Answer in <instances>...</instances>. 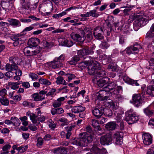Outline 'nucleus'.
Returning a JSON list of instances; mask_svg holds the SVG:
<instances>
[{
  "label": "nucleus",
  "instance_id": "1",
  "mask_svg": "<svg viewBox=\"0 0 154 154\" xmlns=\"http://www.w3.org/2000/svg\"><path fill=\"white\" fill-rule=\"evenodd\" d=\"M133 111V109H130L125 112L126 117L125 120L129 124H134L139 119L138 116Z\"/></svg>",
  "mask_w": 154,
  "mask_h": 154
},
{
  "label": "nucleus",
  "instance_id": "2",
  "mask_svg": "<svg viewBox=\"0 0 154 154\" xmlns=\"http://www.w3.org/2000/svg\"><path fill=\"white\" fill-rule=\"evenodd\" d=\"M72 38H92L90 29L87 27H85L83 30L81 31L80 34L72 32L70 35Z\"/></svg>",
  "mask_w": 154,
  "mask_h": 154
},
{
  "label": "nucleus",
  "instance_id": "3",
  "mask_svg": "<svg viewBox=\"0 0 154 154\" xmlns=\"http://www.w3.org/2000/svg\"><path fill=\"white\" fill-rule=\"evenodd\" d=\"M147 19L145 15L138 14L135 16L134 21L133 23L134 27H141L145 25L146 23Z\"/></svg>",
  "mask_w": 154,
  "mask_h": 154
},
{
  "label": "nucleus",
  "instance_id": "4",
  "mask_svg": "<svg viewBox=\"0 0 154 154\" xmlns=\"http://www.w3.org/2000/svg\"><path fill=\"white\" fill-rule=\"evenodd\" d=\"M6 70L8 71L5 73V75L7 77L10 78L14 75V72L12 71H15V72L18 68V66L17 64L10 65L9 63H7L5 66Z\"/></svg>",
  "mask_w": 154,
  "mask_h": 154
},
{
  "label": "nucleus",
  "instance_id": "5",
  "mask_svg": "<svg viewBox=\"0 0 154 154\" xmlns=\"http://www.w3.org/2000/svg\"><path fill=\"white\" fill-rule=\"evenodd\" d=\"M80 138H81L82 144L83 146H87L88 144L92 141V137L90 134H87L86 132L80 133L79 134Z\"/></svg>",
  "mask_w": 154,
  "mask_h": 154
},
{
  "label": "nucleus",
  "instance_id": "6",
  "mask_svg": "<svg viewBox=\"0 0 154 154\" xmlns=\"http://www.w3.org/2000/svg\"><path fill=\"white\" fill-rule=\"evenodd\" d=\"M41 50L40 47H32L28 46L23 49V53L25 55L27 56H33L39 53Z\"/></svg>",
  "mask_w": 154,
  "mask_h": 154
},
{
  "label": "nucleus",
  "instance_id": "7",
  "mask_svg": "<svg viewBox=\"0 0 154 154\" xmlns=\"http://www.w3.org/2000/svg\"><path fill=\"white\" fill-rule=\"evenodd\" d=\"M132 100L134 104L137 107L141 105L143 102V98L140 94H133Z\"/></svg>",
  "mask_w": 154,
  "mask_h": 154
},
{
  "label": "nucleus",
  "instance_id": "8",
  "mask_svg": "<svg viewBox=\"0 0 154 154\" xmlns=\"http://www.w3.org/2000/svg\"><path fill=\"white\" fill-rule=\"evenodd\" d=\"M92 112L94 116L97 119H99L101 118L104 114V109L102 107L100 108L94 107L92 109Z\"/></svg>",
  "mask_w": 154,
  "mask_h": 154
},
{
  "label": "nucleus",
  "instance_id": "9",
  "mask_svg": "<svg viewBox=\"0 0 154 154\" xmlns=\"http://www.w3.org/2000/svg\"><path fill=\"white\" fill-rule=\"evenodd\" d=\"M112 140L111 136L110 134H108L102 136L100 139V143L103 145H108Z\"/></svg>",
  "mask_w": 154,
  "mask_h": 154
},
{
  "label": "nucleus",
  "instance_id": "10",
  "mask_svg": "<svg viewBox=\"0 0 154 154\" xmlns=\"http://www.w3.org/2000/svg\"><path fill=\"white\" fill-rule=\"evenodd\" d=\"M123 133L121 131H117L114 134V138L116 139V143L121 145L122 143Z\"/></svg>",
  "mask_w": 154,
  "mask_h": 154
},
{
  "label": "nucleus",
  "instance_id": "11",
  "mask_svg": "<svg viewBox=\"0 0 154 154\" xmlns=\"http://www.w3.org/2000/svg\"><path fill=\"white\" fill-rule=\"evenodd\" d=\"M123 80L125 82L132 85L139 86L140 84L138 80H134L129 78L127 75H124L122 77Z\"/></svg>",
  "mask_w": 154,
  "mask_h": 154
},
{
  "label": "nucleus",
  "instance_id": "12",
  "mask_svg": "<svg viewBox=\"0 0 154 154\" xmlns=\"http://www.w3.org/2000/svg\"><path fill=\"white\" fill-rule=\"evenodd\" d=\"M117 85L116 82H112L108 83L107 85L105 86L103 88L104 91L106 92H110L113 93L114 90Z\"/></svg>",
  "mask_w": 154,
  "mask_h": 154
},
{
  "label": "nucleus",
  "instance_id": "13",
  "mask_svg": "<svg viewBox=\"0 0 154 154\" xmlns=\"http://www.w3.org/2000/svg\"><path fill=\"white\" fill-rule=\"evenodd\" d=\"M143 143L146 145L150 144L152 142V138L150 135L148 133L144 134L142 136Z\"/></svg>",
  "mask_w": 154,
  "mask_h": 154
},
{
  "label": "nucleus",
  "instance_id": "14",
  "mask_svg": "<svg viewBox=\"0 0 154 154\" xmlns=\"http://www.w3.org/2000/svg\"><path fill=\"white\" fill-rule=\"evenodd\" d=\"M49 64L51 67L56 69L63 66V63L57 60V59L54 58V60L49 63Z\"/></svg>",
  "mask_w": 154,
  "mask_h": 154
},
{
  "label": "nucleus",
  "instance_id": "15",
  "mask_svg": "<svg viewBox=\"0 0 154 154\" xmlns=\"http://www.w3.org/2000/svg\"><path fill=\"white\" fill-rule=\"evenodd\" d=\"M94 53V51L91 49L88 48H84L82 50H79L77 52L79 56H83L89 54H92Z\"/></svg>",
  "mask_w": 154,
  "mask_h": 154
},
{
  "label": "nucleus",
  "instance_id": "16",
  "mask_svg": "<svg viewBox=\"0 0 154 154\" xmlns=\"http://www.w3.org/2000/svg\"><path fill=\"white\" fill-rule=\"evenodd\" d=\"M145 91L147 95L154 97V85L148 86L146 88Z\"/></svg>",
  "mask_w": 154,
  "mask_h": 154
},
{
  "label": "nucleus",
  "instance_id": "17",
  "mask_svg": "<svg viewBox=\"0 0 154 154\" xmlns=\"http://www.w3.org/2000/svg\"><path fill=\"white\" fill-rule=\"evenodd\" d=\"M40 39H29L27 44L29 47H37V45L40 44Z\"/></svg>",
  "mask_w": 154,
  "mask_h": 154
},
{
  "label": "nucleus",
  "instance_id": "18",
  "mask_svg": "<svg viewBox=\"0 0 154 154\" xmlns=\"http://www.w3.org/2000/svg\"><path fill=\"white\" fill-rule=\"evenodd\" d=\"M85 107L81 106H75L73 107L71 111L75 113H78L82 111H85Z\"/></svg>",
  "mask_w": 154,
  "mask_h": 154
},
{
  "label": "nucleus",
  "instance_id": "19",
  "mask_svg": "<svg viewBox=\"0 0 154 154\" xmlns=\"http://www.w3.org/2000/svg\"><path fill=\"white\" fill-rule=\"evenodd\" d=\"M59 45L61 46H66L67 47H70L73 45V42L70 39H64V40L59 41Z\"/></svg>",
  "mask_w": 154,
  "mask_h": 154
},
{
  "label": "nucleus",
  "instance_id": "20",
  "mask_svg": "<svg viewBox=\"0 0 154 154\" xmlns=\"http://www.w3.org/2000/svg\"><path fill=\"white\" fill-rule=\"evenodd\" d=\"M20 4L21 6L19 9L20 12L22 14H24L25 12V10H28L30 8V3L27 2L26 3H25Z\"/></svg>",
  "mask_w": 154,
  "mask_h": 154
},
{
  "label": "nucleus",
  "instance_id": "21",
  "mask_svg": "<svg viewBox=\"0 0 154 154\" xmlns=\"http://www.w3.org/2000/svg\"><path fill=\"white\" fill-rule=\"evenodd\" d=\"M8 21L11 26H14L16 27L21 26L20 22L17 19L13 18L9 19L8 20Z\"/></svg>",
  "mask_w": 154,
  "mask_h": 154
},
{
  "label": "nucleus",
  "instance_id": "22",
  "mask_svg": "<svg viewBox=\"0 0 154 154\" xmlns=\"http://www.w3.org/2000/svg\"><path fill=\"white\" fill-rule=\"evenodd\" d=\"M64 110L62 108H58L57 109L53 108L51 110V112L52 115L55 114L60 115L63 113Z\"/></svg>",
  "mask_w": 154,
  "mask_h": 154
},
{
  "label": "nucleus",
  "instance_id": "23",
  "mask_svg": "<svg viewBox=\"0 0 154 154\" xmlns=\"http://www.w3.org/2000/svg\"><path fill=\"white\" fill-rule=\"evenodd\" d=\"M81 140V138H80L79 136V138H72L71 140V143L72 144L77 145L78 146H82Z\"/></svg>",
  "mask_w": 154,
  "mask_h": 154
},
{
  "label": "nucleus",
  "instance_id": "24",
  "mask_svg": "<svg viewBox=\"0 0 154 154\" xmlns=\"http://www.w3.org/2000/svg\"><path fill=\"white\" fill-rule=\"evenodd\" d=\"M97 67L94 64L89 65L88 67V73L90 75H93L95 72V70Z\"/></svg>",
  "mask_w": 154,
  "mask_h": 154
},
{
  "label": "nucleus",
  "instance_id": "25",
  "mask_svg": "<svg viewBox=\"0 0 154 154\" xmlns=\"http://www.w3.org/2000/svg\"><path fill=\"white\" fill-rule=\"evenodd\" d=\"M106 91H105L103 88L102 90L100 91L97 94V96L98 99H104L106 97L105 95L106 94Z\"/></svg>",
  "mask_w": 154,
  "mask_h": 154
},
{
  "label": "nucleus",
  "instance_id": "26",
  "mask_svg": "<svg viewBox=\"0 0 154 154\" xmlns=\"http://www.w3.org/2000/svg\"><path fill=\"white\" fill-rule=\"evenodd\" d=\"M21 81L15 82H8V85L11 87L12 89L15 90L19 88L18 85L21 84Z\"/></svg>",
  "mask_w": 154,
  "mask_h": 154
},
{
  "label": "nucleus",
  "instance_id": "27",
  "mask_svg": "<svg viewBox=\"0 0 154 154\" xmlns=\"http://www.w3.org/2000/svg\"><path fill=\"white\" fill-rule=\"evenodd\" d=\"M105 127L109 131L113 130L115 129L116 124L115 122H110L107 123Z\"/></svg>",
  "mask_w": 154,
  "mask_h": 154
},
{
  "label": "nucleus",
  "instance_id": "28",
  "mask_svg": "<svg viewBox=\"0 0 154 154\" xmlns=\"http://www.w3.org/2000/svg\"><path fill=\"white\" fill-rule=\"evenodd\" d=\"M109 79L108 77L104 78L102 79L97 82L98 85L100 87H102L104 86L105 84L108 83L109 82Z\"/></svg>",
  "mask_w": 154,
  "mask_h": 154
},
{
  "label": "nucleus",
  "instance_id": "29",
  "mask_svg": "<svg viewBox=\"0 0 154 154\" xmlns=\"http://www.w3.org/2000/svg\"><path fill=\"white\" fill-rule=\"evenodd\" d=\"M34 29V27L32 26H29L28 27H26L22 31V32L18 34L17 35H15V36L16 37H21L25 35V34L23 33L25 32L29 31Z\"/></svg>",
  "mask_w": 154,
  "mask_h": 154
},
{
  "label": "nucleus",
  "instance_id": "30",
  "mask_svg": "<svg viewBox=\"0 0 154 154\" xmlns=\"http://www.w3.org/2000/svg\"><path fill=\"white\" fill-rule=\"evenodd\" d=\"M11 121L12 124L14 126H19L20 124V120L15 117H11Z\"/></svg>",
  "mask_w": 154,
  "mask_h": 154
},
{
  "label": "nucleus",
  "instance_id": "31",
  "mask_svg": "<svg viewBox=\"0 0 154 154\" xmlns=\"http://www.w3.org/2000/svg\"><path fill=\"white\" fill-rule=\"evenodd\" d=\"M91 122L92 126L94 128L99 131L101 130V128L99 125V123L97 120L95 119H92Z\"/></svg>",
  "mask_w": 154,
  "mask_h": 154
},
{
  "label": "nucleus",
  "instance_id": "32",
  "mask_svg": "<svg viewBox=\"0 0 154 154\" xmlns=\"http://www.w3.org/2000/svg\"><path fill=\"white\" fill-rule=\"evenodd\" d=\"M56 82L57 85L61 84L64 85H66L65 80H64L63 77L61 76H59L57 78Z\"/></svg>",
  "mask_w": 154,
  "mask_h": 154
},
{
  "label": "nucleus",
  "instance_id": "33",
  "mask_svg": "<svg viewBox=\"0 0 154 154\" xmlns=\"http://www.w3.org/2000/svg\"><path fill=\"white\" fill-rule=\"evenodd\" d=\"M15 74L16 75L14 77V79L15 80H20V76L22 74V71L18 68L15 72Z\"/></svg>",
  "mask_w": 154,
  "mask_h": 154
},
{
  "label": "nucleus",
  "instance_id": "34",
  "mask_svg": "<svg viewBox=\"0 0 154 154\" xmlns=\"http://www.w3.org/2000/svg\"><path fill=\"white\" fill-rule=\"evenodd\" d=\"M11 146L9 144H6L2 148L3 152H2L1 154H6L9 152V149L11 148Z\"/></svg>",
  "mask_w": 154,
  "mask_h": 154
},
{
  "label": "nucleus",
  "instance_id": "35",
  "mask_svg": "<svg viewBox=\"0 0 154 154\" xmlns=\"http://www.w3.org/2000/svg\"><path fill=\"white\" fill-rule=\"evenodd\" d=\"M32 97L34 100L37 101L41 100L44 99V97L42 96L38 93L33 94Z\"/></svg>",
  "mask_w": 154,
  "mask_h": 154
},
{
  "label": "nucleus",
  "instance_id": "36",
  "mask_svg": "<svg viewBox=\"0 0 154 154\" xmlns=\"http://www.w3.org/2000/svg\"><path fill=\"white\" fill-rule=\"evenodd\" d=\"M1 6H3L6 8L7 10L9 11L11 9L12 7V5L11 4L7 2H3L1 3Z\"/></svg>",
  "mask_w": 154,
  "mask_h": 154
},
{
  "label": "nucleus",
  "instance_id": "37",
  "mask_svg": "<svg viewBox=\"0 0 154 154\" xmlns=\"http://www.w3.org/2000/svg\"><path fill=\"white\" fill-rule=\"evenodd\" d=\"M88 12L89 17L92 16L93 17L96 18L99 16V14L97 12L96 10H91Z\"/></svg>",
  "mask_w": 154,
  "mask_h": 154
},
{
  "label": "nucleus",
  "instance_id": "38",
  "mask_svg": "<svg viewBox=\"0 0 154 154\" xmlns=\"http://www.w3.org/2000/svg\"><path fill=\"white\" fill-rule=\"evenodd\" d=\"M80 60V58L78 56H75L73 57L71 60L69 62L70 65H75L76 63Z\"/></svg>",
  "mask_w": 154,
  "mask_h": 154
},
{
  "label": "nucleus",
  "instance_id": "39",
  "mask_svg": "<svg viewBox=\"0 0 154 154\" xmlns=\"http://www.w3.org/2000/svg\"><path fill=\"white\" fill-rule=\"evenodd\" d=\"M91 62V61H89V60L87 61L82 62L79 63L78 64V66L81 69H83L86 67L88 65L89 63Z\"/></svg>",
  "mask_w": 154,
  "mask_h": 154
},
{
  "label": "nucleus",
  "instance_id": "40",
  "mask_svg": "<svg viewBox=\"0 0 154 154\" xmlns=\"http://www.w3.org/2000/svg\"><path fill=\"white\" fill-rule=\"evenodd\" d=\"M22 104L24 107L33 108L35 106V104L34 103L29 102L26 101H23Z\"/></svg>",
  "mask_w": 154,
  "mask_h": 154
},
{
  "label": "nucleus",
  "instance_id": "41",
  "mask_svg": "<svg viewBox=\"0 0 154 154\" xmlns=\"http://www.w3.org/2000/svg\"><path fill=\"white\" fill-rule=\"evenodd\" d=\"M39 82L41 84L46 85H49L51 84V82L47 79H39Z\"/></svg>",
  "mask_w": 154,
  "mask_h": 154
},
{
  "label": "nucleus",
  "instance_id": "42",
  "mask_svg": "<svg viewBox=\"0 0 154 154\" xmlns=\"http://www.w3.org/2000/svg\"><path fill=\"white\" fill-rule=\"evenodd\" d=\"M100 32H103V29L100 26H97L94 28L93 32L94 35L100 34Z\"/></svg>",
  "mask_w": 154,
  "mask_h": 154
},
{
  "label": "nucleus",
  "instance_id": "43",
  "mask_svg": "<svg viewBox=\"0 0 154 154\" xmlns=\"http://www.w3.org/2000/svg\"><path fill=\"white\" fill-rule=\"evenodd\" d=\"M0 102L2 105L4 106H8L9 104V100L5 97H2L1 98Z\"/></svg>",
  "mask_w": 154,
  "mask_h": 154
},
{
  "label": "nucleus",
  "instance_id": "44",
  "mask_svg": "<svg viewBox=\"0 0 154 154\" xmlns=\"http://www.w3.org/2000/svg\"><path fill=\"white\" fill-rule=\"evenodd\" d=\"M131 50L133 54L137 53H138V49L139 48L140 46L138 44L136 45H134L133 46H131Z\"/></svg>",
  "mask_w": 154,
  "mask_h": 154
},
{
  "label": "nucleus",
  "instance_id": "45",
  "mask_svg": "<svg viewBox=\"0 0 154 154\" xmlns=\"http://www.w3.org/2000/svg\"><path fill=\"white\" fill-rule=\"evenodd\" d=\"M126 52V53L128 55H130L131 54H133L131 50V47L130 46L127 47L124 51H121L120 53L122 54L123 55H124L123 54V52Z\"/></svg>",
  "mask_w": 154,
  "mask_h": 154
},
{
  "label": "nucleus",
  "instance_id": "46",
  "mask_svg": "<svg viewBox=\"0 0 154 154\" xmlns=\"http://www.w3.org/2000/svg\"><path fill=\"white\" fill-rule=\"evenodd\" d=\"M104 115L109 117H110L112 115V110L110 109H106L104 110Z\"/></svg>",
  "mask_w": 154,
  "mask_h": 154
},
{
  "label": "nucleus",
  "instance_id": "47",
  "mask_svg": "<svg viewBox=\"0 0 154 154\" xmlns=\"http://www.w3.org/2000/svg\"><path fill=\"white\" fill-rule=\"evenodd\" d=\"M28 148V146L27 145L25 146H21L18 147L17 151L19 152L23 153Z\"/></svg>",
  "mask_w": 154,
  "mask_h": 154
},
{
  "label": "nucleus",
  "instance_id": "48",
  "mask_svg": "<svg viewBox=\"0 0 154 154\" xmlns=\"http://www.w3.org/2000/svg\"><path fill=\"white\" fill-rule=\"evenodd\" d=\"M31 116L30 117V118L33 124H35L36 125H37L38 124H40L39 122H37V120L36 119V117L35 114L32 113Z\"/></svg>",
  "mask_w": 154,
  "mask_h": 154
},
{
  "label": "nucleus",
  "instance_id": "49",
  "mask_svg": "<svg viewBox=\"0 0 154 154\" xmlns=\"http://www.w3.org/2000/svg\"><path fill=\"white\" fill-rule=\"evenodd\" d=\"M143 111L144 113L149 116H151L153 114L152 111L150 110L148 108L145 109Z\"/></svg>",
  "mask_w": 154,
  "mask_h": 154
},
{
  "label": "nucleus",
  "instance_id": "50",
  "mask_svg": "<svg viewBox=\"0 0 154 154\" xmlns=\"http://www.w3.org/2000/svg\"><path fill=\"white\" fill-rule=\"evenodd\" d=\"M109 69H111L112 71H115L117 69V65L113 64H110L108 66Z\"/></svg>",
  "mask_w": 154,
  "mask_h": 154
},
{
  "label": "nucleus",
  "instance_id": "51",
  "mask_svg": "<svg viewBox=\"0 0 154 154\" xmlns=\"http://www.w3.org/2000/svg\"><path fill=\"white\" fill-rule=\"evenodd\" d=\"M151 30L149 31L146 33V38H154V32H152Z\"/></svg>",
  "mask_w": 154,
  "mask_h": 154
},
{
  "label": "nucleus",
  "instance_id": "52",
  "mask_svg": "<svg viewBox=\"0 0 154 154\" xmlns=\"http://www.w3.org/2000/svg\"><path fill=\"white\" fill-rule=\"evenodd\" d=\"M29 76L30 77L32 80L35 81L38 79L37 75L34 73L30 72L29 75Z\"/></svg>",
  "mask_w": 154,
  "mask_h": 154
},
{
  "label": "nucleus",
  "instance_id": "53",
  "mask_svg": "<svg viewBox=\"0 0 154 154\" xmlns=\"http://www.w3.org/2000/svg\"><path fill=\"white\" fill-rule=\"evenodd\" d=\"M66 14V12L63 11L60 13H59L57 14H54L53 16V17L54 18L58 19L59 17H62L63 16L65 15Z\"/></svg>",
  "mask_w": 154,
  "mask_h": 154
},
{
  "label": "nucleus",
  "instance_id": "54",
  "mask_svg": "<svg viewBox=\"0 0 154 154\" xmlns=\"http://www.w3.org/2000/svg\"><path fill=\"white\" fill-rule=\"evenodd\" d=\"M82 8V7L80 5H79L76 6H72L70 8H68L67 9H66L65 10L66 11H69L73 9H81Z\"/></svg>",
  "mask_w": 154,
  "mask_h": 154
},
{
  "label": "nucleus",
  "instance_id": "55",
  "mask_svg": "<svg viewBox=\"0 0 154 154\" xmlns=\"http://www.w3.org/2000/svg\"><path fill=\"white\" fill-rule=\"evenodd\" d=\"M109 46V45L105 41H103L100 45V47L102 49L107 48Z\"/></svg>",
  "mask_w": 154,
  "mask_h": 154
},
{
  "label": "nucleus",
  "instance_id": "56",
  "mask_svg": "<svg viewBox=\"0 0 154 154\" xmlns=\"http://www.w3.org/2000/svg\"><path fill=\"white\" fill-rule=\"evenodd\" d=\"M92 150L96 154H99L102 151V149L101 150L96 147H93Z\"/></svg>",
  "mask_w": 154,
  "mask_h": 154
},
{
  "label": "nucleus",
  "instance_id": "57",
  "mask_svg": "<svg viewBox=\"0 0 154 154\" xmlns=\"http://www.w3.org/2000/svg\"><path fill=\"white\" fill-rule=\"evenodd\" d=\"M122 116H119L116 118V120L118 122H121V128L123 129L124 128V125L123 123L122 122Z\"/></svg>",
  "mask_w": 154,
  "mask_h": 154
},
{
  "label": "nucleus",
  "instance_id": "58",
  "mask_svg": "<svg viewBox=\"0 0 154 154\" xmlns=\"http://www.w3.org/2000/svg\"><path fill=\"white\" fill-rule=\"evenodd\" d=\"M61 104V102H59L57 100L53 102V106L55 108H57L60 106Z\"/></svg>",
  "mask_w": 154,
  "mask_h": 154
},
{
  "label": "nucleus",
  "instance_id": "59",
  "mask_svg": "<svg viewBox=\"0 0 154 154\" xmlns=\"http://www.w3.org/2000/svg\"><path fill=\"white\" fill-rule=\"evenodd\" d=\"M74 42L77 44L81 45L84 41V39H73Z\"/></svg>",
  "mask_w": 154,
  "mask_h": 154
},
{
  "label": "nucleus",
  "instance_id": "60",
  "mask_svg": "<svg viewBox=\"0 0 154 154\" xmlns=\"http://www.w3.org/2000/svg\"><path fill=\"white\" fill-rule=\"evenodd\" d=\"M56 59H57V60L59 61H60V63L62 62L65 59V55L63 54H61L58 57L55 58Z\"/></svg>",
  "mask_w": 154,
  "mask_h": 154
},
{
  "label": "nucleus",
  "instance_id": "61",
  "mask_svg": "<svg viewBox=\"0 0 154 154\" xmlns=\"http://www.w3.org/2000/svg\"><path fill=\"white\" fill-rule=\"evenodd\" d=\"M122 90V87L120 86H118L116 89V90H114L113 91V93L115 94H118L119 93V91L120 90Z\"/></svg>",
  "mask_w": 154,
  "mask_h": 154
},
{
  "label": "nucleus",
  "instance_id": "62",
  "mask_svg": "<svg viewBox=\"0 0 154 154\" xmlns=\"http://www.w3.org/2000/svg\"><path fill=\"white\" fill-rule=\"evenodd\" d=\"M1 14H6L7 12H8L6 8L3 6H1V4L0 5Z\"/></svg>",
  "mask_w": 154,
  "mask_h": 154
},
{
  "label": "nucleus",
  "instance_id": "63",
  "mask_svg": "<svg viewBox=\"0 0 154 154\" xmlns=\"http://www.w3.org/2000/svg\"><path fill=\"white\" fill-rule=\"evenodd\" d=\"M43 143V140L41 137H39L38 139L37 145L38 146L42 145Z\"/></svg>",
  "mask_w": 154,
  "mask_h": 154
},
{
  "label": "nucleus",
  "instance_id": "64",
  "mask_svg": "<svg viewBox=\"0 0 154 154\" xmlns=\"http://www.w3.org/2000/svg\"><path fill=\"white\" fill-rule=\"evenodd\" d=\"M66 75L68 78L69 81L71 80L72 79L75 78L76 77L75 75L73 74H66Z\"/></svg>",
  "mask_w": 154,
  "mask_h": 154
}]
</instances>
